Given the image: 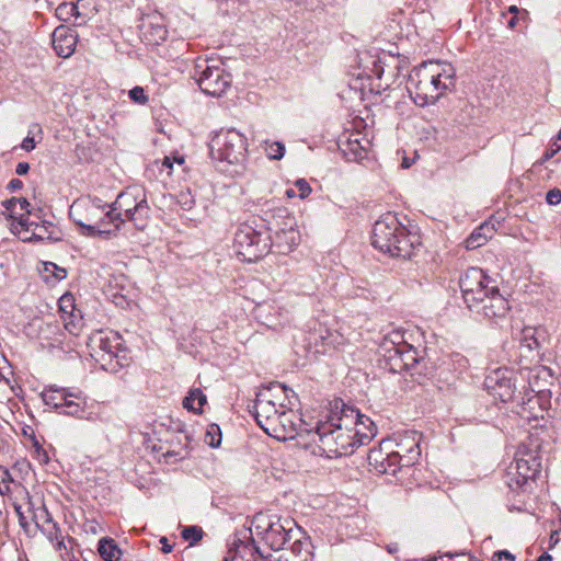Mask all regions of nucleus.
Here are the masks:
<instances>
[{
  "instance_id": "obj_1",
  "label": "nucleus",
  "mask_w": 561,
  "mask_h": 561,
  "mask_svg": "<svg viewBox=\"0 0 561 561\" xmlns=\"http://www.w3.org/2000/svg\"><path fill=\"white\" fill-rule=\"evenodd\" d=\"M374 435L375 428L369 417L357 410L345 408L318 424L314 431H308V444L313 454L333 458L354 453L355 448L369 442Z\"/></svg>"
},
{
  "instance_id": "obj_2",
  "label": "nucleus",
  "mask_w": 561,
  "mask_h": 561,
  "mask_svg": "<svg viewBox=\"0 0 561 561\" xmlns=\"http://www.w3.org/2000/svg\"><path fill=\"white\" fill-rule=\"evenodd\" d=\"M455 75V68L449 62H423L412 70L408 89L417 105L433 104L454 88Z\"/></svg>"
},
{
  "instance_id": "obj_3",
  "label": "nucleus",
  "mask_w": 561,
  "mask_h": 561,
  "mask_svg": "<svg viewBox=\"0 0 561 561\" xmlns=\"http://www.w3.org/2000/svg\"><path fill=\"white\" fill-rule=\"evenodd\" d=\"M70 217L83 236L92 238L115 236L125 221L114 213L111 204L90 197L75 201L70 206Z\"/></svg>"
},
{
  "instance_id": "obj_4",
  "label": "nucleus",
  "mask_w": 561,
  "mask_h": 561,
  "mask_svg": "<svg viewBox=\"0 0 561 561\" xmlns=\"http://www.w3.org/2000/svg\"><path fill=\"white\" fill-rule=\"evenodd\" d=\"M373 245L393 257H411L414 248L420 244L419 237L412 234L399 221L396 215L387 213L374 225Z\"/></svg>"
},
{
  "instance_id": "obj_5",
  "label": "nucleus",
  "mask_w": 561,
  "mask_h": 561,
  "mask_svg": "<svg viewBox=\"0 0 561 561\" xmlns=\"http://www.w3.org/2000/svg\"><path fill=\"white\" fill-rule=\"evenodd\" d=\"M289 393L293 391L284 385L273 383L257 394L254 405L255 419L264 432L280 416V411L290 404Z\"/></svg>"
},
{
  "instance_id": "obj_6",
  "label": "nucleus",
  "mask_w": 561,
  "mask_h": 561,
  "mask_svg": "<svg viewBox=\"0 0 561 561\" xmlns=\"http://www.w3.org/2000/svg\"><path fill=\"white\" fill-rule=\"evenodd\" d=\"M294 520L282 519L276 515L257 513L254 515L250 531L264 541L272 550H280L290 538Z\"/></svg>"
},
{
  "instance_id": "obj_7",
  "label": "nucleus",
  "mask_w": 561,
  "mask_h": 561,
  "mask_svg": "<svg viewBox=\"0 0 561 561\" xmlns=\"http://www.w3.org/2000/svg\"><path fill=\"white\" fill-rule=\"evenodd\" d=\"M233 248L238 256L247 262H254L268 253L270 237L253 226L240 224L234 233Z\"/></svg>"
},
{
  "instance_id": "obj_8",
  "label": "nucleus",
  "mask_w": 561,
  "mask_h": 561,
  "mask_svg": "<svg viewBox=\"0 0 561 561\" xmlns=\"http://www.w3.org/2000/svg\"><path fill=\"white\" fill-rule=\"evenodd\" d=\"M88 347L90 355L103 369L115 370L114 359L118 365H123L119 359L124 350L122 348V336L118 333L112 331L93 332L89 337ZM122 358H125V355H122Z\"/></svg>"
},
{
  "instance_id": "obj_9",
  "label": "nucleus",
  "mask_w": 561,
  "mask_h": 561,
  "mask_svg": "<svg viewBox=\"0 0 561 561\" xmlns=\"http://www.w3.org/2000/svg\"><path fill=\"white\" fill-rule=\"evenodd\" d=\"M111 206L114 213L119 214V218L124 215L126 219L134 221L137 228L144 229L147 225L149 206L142 188L136 186L127 188Z\"/></svg>"
},
{
  "instance_id": "obj_10",
  "label": "nucleus",
  "mask_w": 561,
  "mask_h": 561,
  "mask_svg": "<svg viewBox=\"0 0 561 561\" xmlns=\"http://www.w3.org/2000/svg\"><path fill=\"white\" fill-rule=\"evenodd\" d=\"M210 150L221 161L241 163L248 152L247 138L236 129L224 130L211 139Z\"/></svg>"
},
{
  "instance_id": "obj_11",
  "label": "nucleus",
  "mask_w": 561,
  "mask_h": 561,
  "mask_svg": "<svg viewBox=\"0 0 561 561\" xmlns=\"http://www.w3.org/2000/svg\"><path fill=\"white\" fill-rule=\"evenodd\" d=\"M459 285L470 309L485 301L486 294L495 286L494 282L478 267L469 268L460 278Z\"/></svg>"
},
{
  "instance_id": "obj_12",
  "label": "nucleus",
  "mask_w": 561,
  "mask_h": 561,
  "mask_svg": "<svg viewBox=\"0 0 561 561\" xmlns=\"http://www.w3.org/2000/svg\"><path fill=\"white\" fill-rule=\"evenodd\" d=\"M392 439H383L378 447L371 448L368 453V463L371 470L378 473H396L402 460L401 449Z\"/></svg>"
},
{
  "instance_id": "obj_13",
  "label": "nucleus",
  "mask_w": 561,
  "mask_h": 561,
  "mask_svg": "<svg viewBox=\"0 0 561 561\" xmlns=\"http://www.w3.org/2000/svg\"><path fill=\"white\" fill-rule=\"evenodd\" d=\"M195 76L202 91L209 95H221L230 84V76L222 68L208 65L206 60L196 65Z\"/></svg>"
},
{
  "instance_id": "obj_14",
  "label": "nucleus",
  "mask_w": 561,
  "mask_h": 561,
  "mask_svg": "<svg viewBox=\"0 0 561 561\" xmlns=\"http://www.w3.org/2000/svg\"><path fill=\"white\" fill-rule=\"evenodd\" d=\"M514 375L508 368L494 369L485 377V388L492 397L507 402L513 399L516 390Z\"/></svg>"
},
{
  "instance_id": "obj_15",
  "label": "nucleus",
  "mask_w": 561,
  "mask_h": 561,
  "mask_svg": "<svg viewBox=\"0 0 561 561\" xmlns=\"http://www.w3.org/2000/svg\"><path fill=\"white\" fill-rule=\"evenodd\" d=\"M541 462L535 453L518 455L514 466L510 469L511 476H516V486H523L529 480H534L540 472Z\"/></svg>"
},
{
  "instance_id": "obj_16",
  "label": "nucleus",
  "mask_w": 561,
  "mask_h": 561,
  "mask_svg": "<svg viewBox=\"0 0 561 561\" xmlns=\"http://www.w3.org/2000/svg\"><path fill=\"white\" fill-rule=\"evenodd\" d=\"M298 422V416L290 408L283 409L280 416L270 425L265 433L278 440H287L294 438L297 434Z\"/></svg>"
},
{
  "instance_id": "obj_17",
  "label": "nucleus",
  "mask_w": 561,
  "mask_h": 561,
  "mask_svg": "<svg viewBox=\"0 0 561 561\" xmlns=\"http://www.w3.org/2000/svg\"><path fill=\"white\" fill-rule=\"evenodd\" d=\"M300 242V233L294 219L285 222V227L275 231L270 238L271 247H274L279 253L293 251Z\"/></svg>"
},
{
  "instance_id": "obj_18",
  "label": "nucleus",
  "mask_w": 561,
  "mask_h": 561,
  "mask_svg": "<svg viewBox=\"0 0 561 561\" xmlns=\"http://www.w3.org/2000/svg\"><path fill=\"white\" fill-rule=\"evenodd\" d=\"M5 215L9 221L10 230L14 234V230H18L15 226L21 228L26 227L30 222V203L26 198H11L5 202Z\"/></svg>"
},
{
  "instance_id": "obj_19",
  "label": "nucleus",
  "mask_w": 561,
  "mask_h": 561,
  "mask_svg": "<svg viewBox=\"0 0 561 561\" xmlns=\"http://www.w3.org/2000/svg\"><path fill=\"white\" fill-rule=\"evenodd\" d=\"M78 34L68 26L60 25L53 33V46L59 57H70L77 46Z\"/></svg>"
},
{
  "instance_id": "obj_20",
  "label": "nucleus",
  "mask_w": 561,
  "mask_h": 561,
  "mask_svg": "<svg viewBox=\"0 0 561 561\" xmlns=\"http://www.w3.org/2000/svg\"><path fill=\"white\" fill-rule=\"evenodd\" d=\"M473 309L486 318H502L508 312L510 306L503 295L500 294L497 287L494 286L486 294L485 301L481 302L479 307H473Z\"/></svg>"
},
{
  "instance_id": "obj_21",
  "label": "nucleus",
  "mask_w": 561,
  "mask_h": 561,
  "mask_svg": "<svg viewBox=\"0 0 561 561\" xmlns=\"http://www.w3.org/2000/svg\"><path fill=\"white\" fill-rule=\"evenodd\" d=\"M75 309V299L72 295L66 294L60 297L59 310L62 313L64 327L69 333L78 335L81 329V318L73 313Z\"/></svg>"
},
{
  "instance_id": "obj_22",
  "label": "nucleus",
  "mask_w": 561,
  "mask_h": 561,
  "mask_svg": "<svg viewBox=\"0 0 561 561\" xmlns=\"http://www.w3.org/2000/svg\"><path fill=\"white\" fill-rule=\"evenodd\" d=\"M547 398L543 393L538 392L530 397L522 407V414L527 419H543L547 411Z\"/></svg>"
},
{
  "instance_id": "obj_23",
  "label": "nucleus",
  "mask_w": 561,
  "mask_h": 561,
  "mask_svg": "<svg viewBox=\"0 0 561 561\" xmlns=\"http://www.w3.org/2000/svg\"><path fill=\"white\" fill-rule=\"evenodd\" d=\"M87 400L79 392L67 391L66 400L60 407L62 413L72 416H82L85 409Z\"/></svg>"
},
{
  "instance_id": "obj_24",
  "label": "nucleus",
  "mask_w": 561,
  "mask_h": 561,
  "mask_svg": "<svg viewBox=\"0 0 561 561\" xmlns=\"http://www.w3.org/2000/svg\"><path fill=\"white\" fill-rule=\"evenodd\" d=\"M14 234L24 242L37 241L46 239V228L38 222L30 221L26 227L21 228L15 226Z\"/></svg>"
},
{
  "instance_id": "obj_25",
  "label": "nucleus",
  "mask_w": 561,
  "mask_h": 561,
  "mask_svg": "<svg viewBox=\"0 0 561 561\" xmlns=\"http://www.w3.org/2000/svg\"><path fill=\"white\" fill-rule=\"evenodd\" d=\"M39 273L43 279L49 285H54L67 277V270L53 262H44L39 268Z\"/></svg>"
},
{
  "instance_id": "obj_26",
  "label": "nucleus",
  "mask_w": 561,
  "mask_h": 561,
  "mask_svg": "<svg viewBox=\"0 0 561 561\" xmlns=\"http://www.w3.org/2000/svg\"><path fill=\"white\" fill-rule=\"evenodd\" d=\"M206 402L207 398L201 389H192L183 399V408L194 413H202Z\"/></svg>"
},
{
  "instance_id": "obj_27",
  "label": "nucleus",
  "mask_w": 561,
  "mask_h": 561,
  "mask_svg": "<svg viewBox=\"0 0 561 561\" xmlns=\"http://www.w3.org/2000/svg\"><path fill=\"white\" fill-rule=\"evenodd\" d=\"M99 553L104 561H118L122 552L113 539L102 538L99 542Z\"/></svg>"
},
{
  "instance_id": "obj_28",
  "label": "nucleus",
  "mask_w": 561,
  "mask_h": 561,
  "mask_svg": "<svg viewBox=\"0 0 561 561\" xmlns=\"http://www.w3.org/2000/svg\"><path fill=\"white\" fill-rule=\"evenodd\" d=\"M67 389L49 388L43 391L42 397L47 405H51L55 409H60L66 400Z\"/></svg>"
},
{
  "instance_id": "obj_29",
  "label": "nucleus",
  "mask_w": 561,
  "mask_h": 561,
  "mask_svg": "<svg viewBox=\"0 0 561 561\" xmlns=\"http://www.w3.org/2000/svg\"><path fill=\"white\" fill-rule=\"evenodd\" d=\"M486 230H490V227L486 225H483L474 230L466 240V248L472 250L483 245L488 240V236L485 234Z\"/></svg>"
},
{
  "instance_id": "obj_30",
  "label": "nucleus",
  "mask_w": 561,
  "mask_h": 561,
  "mask_svg": "<svg viewBox=\"0 0 561 561\" xmlns=\"http://www.w3.org/2000/svg\"><path fill=\"white\" fill-rule=\"evenodd\" d=\"M56 15L59 20L68 21L72 16H79L78 5L69 2L61 3L56 9Z\"/></svg>"
},
{
  "instance_id": "obj_31",
  "label": "nucleus",
  "mask_w": 561,
  "mask_h": 561,
  "mask_svg": "<svg viewBox=\"0 0 561 561\" xmlns=\"http://www.w3.org/2000/svg\"><path fill=\"white\" fill-rule=\"evenodd\" d=\"M265 152L270 159L279 160L285 153V146L282 142L266 144Z\"/></svg>"
},
{
  "instance_id": "obj_32",
  "label": "nucleus",
  "mask_w": 561,
  "mask_h": 561,
  "mask_svg": "<svg viewBox=\"0 0 561 561\" xmlns=\"http://www.w3.org/2000/svg\"><path fill=\"white\" fill-rule=\"evenodd\" d=\"M13 482L9 470L0 466V494L8 495L11 491L10 484Z\"/></svg>"
},
{
  "instance_id": "obj_33",
  "label": "nucleus",
  "mask_w": 561,
  "mask_h": 561,
  "mask_svg": "<svg viewBox=\"0 0 561 561\" xmlns=\"http://www.w3.org/2000/svg\"><path fill=\"white\" fill-rule=\"evenodd\" d=\"M220 440H221V435H220L219 426L216 424L209 425L207 433H206L205 442L211 447H217V446H219Z\"/></svg>"
},
{
  "instance_id": "obj_34",
  "label": "nucleus",
  "mask_w": 561,
  "mask_h": 561,
  "mask_svg": "<svg viewBox=\"0 0 561 561\" xmlns=\"http://www.w3.org/2000/svg\"><path fill=\"white\" fill-rule=\"evenodd\" d=\"M182 537L191 543L197 542L203 537V530L197 526H188L182 530Z\"/></svg>"
},
{
  "instance_id": "obj_35",
  "label": "nucleus",
  "mask_w": 561,
  "mask_h": 561,
  "mask_svg": "<svg viewBox=\"0 0 561 561\" xmlns=\"http://www.w3.org/2000/svg\"><path fill=\"white\" fill-rule=\"evenodd\" d=\"M31 454L41 465L46 463L49 459L47 451L42 447L37 440H33Z\"/></svg>"
},
{
  "instance_id": "obj_36",
  "label": "nucleus",
  "mask_w": 561,
  "mask_h": 561,
  "mask_svg": "<svg viewBox=\"0 0 561 561\" xmlns=\"http://www.w3.org/2000/svg\"><path fill=\"white\" fill-rule=\"evenodd\" d=\"M294 187L296 188L298 196L304 199L308 197L311 193V187L309 183L305 179H299L294 183Z\"/></svg>"
},
{
  "instance_id": "obj_37",
  "label": "nucleus",
  "mask_w": 561,
  "mask_h": 561,
  "mask_svg": "<svg viewBox=\"0 0 561 561\" xmlns=\"http://www.w3.org/2000/svg\"><path fill=\"white\" fill-rule=\"evenodd\" d=\"M129 98L131 101L138 104H146L148 102V96L145 93V90L141 87H135L129 91Z\"/></svg>"
},
{
  "instance_id": "obj_38",
  "label": "nucleus",
  "mask_w": 561,
  "mask_h": 561,
  "mask_svg": "<svg viewBox=\"0 0 561 561\" xmlns=\"http://www.w3.org/2000/svg\"><path fill=\"white\" fill-rule=\"evenodd\" d=\"M159 168L160 172H165L167 176H171L173 173V161L169 157H164L161 161H156L153 163Z\"/></svg>"
},
{
  "instance_id": "obj_39",
  "label": "nucleus",
  "mask_w": 561,
  "mask_h": 561,
  "mask_svg": "<svg viewBox=\"0 0 561 561\" xmlns=\"http://www.w3.org/2000/svg\"><path fill=\"white\" fill-rule=\"evenodd\" d=\"M561 150V130L559 131L557 138L552 141L550 149L546 151L543 154V161L552 158L557 152Z\"/></svg>"
},
{
  "instance_id": "obj_40",
  "label": "nucleus",
  "mask_w": 561,
  "mask_h": 561,
  "mask_svg": "<svg viewBox=\"0 0 561 561\" xmlns=\"http://www.w3.org/2000/svg\"><path fill=\"white\" fill-rule=\"evenodd\" d=\"M321 339L323 341V350H317L318 353H325L329 351V348H333L335 346V341L337 339V335L331 332H327V335H321Z\"/></svg>"
},
{
  "instance_id": "obj_41",
  "label": "nucleus",
  "mask_w": 561,
  "mask_h": 561,
  "mask_svg": "<svg viewBox=\"0 0 561 561\" xmlns=\"http://www.w3.org/2000/svg\"><path fill=\"white\" fill-rule=\"evenodd\" d=\"M546 201L550 205H558L561 203V191L559 188L550 190L547 193Z\"/></svg>"
},
{
  "instance_id": "obj_42",
  "label": "nucleus",
  "mask_w": 561,
  "mask_h": 561,
  "mask_svg": "<svg viewBox=\"0 0 561 561\" xmlns=\"http://www.w3.org/2000/svg\"><path fill=\"white\" fill-rule=\"evenodd\" d=\"M13 507H14V511L16 513L20 526L27 533L30 524H28L24 513L22 512L21 505L14 504Z\"/></svg>"
},
{
  "instance_id": "obj_43",
  "label": "nucleus",
  "mask_w": 561,
  "mask_h": 561,
  "mask_svg": "<svg viewBox=\"0 0 561 561\" xmlns=\"http://www.w3.org/2000/svg\"><path fill=\"white\" fill-rule=\"evenodd\" d=\"M492 559L493 561H515V557L507 550L494 552Z\"/></svg>"
},
{
  "instance_id": "obj_44",
  "label": "nucleus",
  "mask_w": 561,
  "mask_h": 561,
  "mask_svg": "<svg viewBox=\"0 0 561 561\" xmlns=\"http://www.w3.org/2000/svg\"><path fill=\"white\" fill-rule=\"evenodd\" d=\"M21 147L26 150V151H31L35 148V140L33 137H30L27 136L26 138H24V140L22 141V145Z\"/></svg>"
},
{
  "instance_id": "obj_45",
  "label": "nucleus",
  "mask_w": 561,
  "mask_h": 561,
  "mask_svg": "<svg viewBox=\"0 0 561 561\" xmlns=\"http://www.w3.org/2000/svg\"><path fill=\"white\" fill-rule=\"evenodd\" d=\"M13 468L27 473L30 470V462L25 459H22V460L16 461Z\"/></svg>"
},
{
  "instance_id": "obj_46",
  "label": "nucleus",
  "mask_w": 561,
  "mask_h": 561,
  "mask_svg": "<svg viewBox=\"0 0 561 561\" xmlns=\"http://www.w3.org/2000/svg\"><path fill=\"white\" fill-rule=\"evenodd\" d=\"M28 169H30L28 163H26V162H20V163H18V165H16V170H15V171H16V173H18L19 175H23V174H26V173H27Z\"/></svg>"
},
{
  "instance_id": "obj_47",
  "label": "nucleus",
  "mask_w": 561,
  "mask_h": 561,
  "mask_svg": "<svg viewBox=\"0 0 561 561\" xmlns=\"http://www.w3.org/2000/svg\"><path fill=\"white\" fill-rule=\"evenodd\" d=\"M160 542H161V545H162V548H161V549H162V551H163L164 553H169V552H171V551H172V546L168 542V539H167L165 537H162V538L160 539Z\"/></svg>"
},
{
  "instance_id": "obj_48",
  "label": "nucleus",
  "mask_w": 561,
  "mask_h": 561,
  "mask_svg": "<svg viewBox=\"0 0 561 561\" xmlns=\"http://www.w3.org/2000/svg\"><path fill=\"white\" fill-rule=\"evenodd\" d=\"M9 187L12 188V190L21 188L22 187V182L20 180H18V179H14V180H12L9 183Z\"/></svg>"
},
{
  "instance_id": "obj_49",
  "label": "nucleus",
  "mask_w": 561,
  "mask_h": 561,
  "mask_svg": "<svg viewBox=\"0 0 561 561\" xmlns=\"http://www.w3.org/2000/svg\"><path fill=\"white\" fill-rule=\"evenodd\" d=\"M285 195H286L288 198H293V197L298 196V193H297V191H296V188H295V187H290V188L286 190Z\"/></svg>"
},
{
  "instance_id": "obj_50",
  "label": "nucleus",
  "mask_w": 561,
  "mask_h": 561,
  "mask_svg": "<svg viewBox=\"0 0 561 561\" xmlns=\"http://www.w3.org/2000/svg\"><path fill=\"white\" fill-rule=\"evenodd\" d=\"M408 451L410 454H414V455H420V449H419V446L417 444H414L413 446H411Z\"/></svg>"
},
{
  "instance_id": "obj_51",
  "label": "nucleus",
  "mask_w": 561,
  "mask_h": 561,
  "mask_svg": "<svg viewBox=\"0 0 561 561\" xmlns=\"http://www.w3.org/2000/svg\"><path fill=\"white\" fill-rule=\"evenodd\" d=\"M538 561H552V557L548 553H542L539 558H538Z\"/></svg>"
},
{
  "instance_id": "obj_52",
  "label": "nucleus",
  "mask_w": 561,
  "mask_h": 561,
  "mask_svg": "<svg viewBox=\"0 0 561 561\" xmlns=\"http://www.w3.org/2000/svg\"><path fill=\"white\" fill-rule=\"evenodd\" d=\"M224 561H242V557L239 556V552H236L231 560H229L228 558H226Z\"/></svg>"
},
{
  "instance_id": "obj_53",
  "label": "nucleus",
  "mask_w": 561,
  "mask_h": 561,
  "mask_svg": "<svg viewBox=\"0 0 561 561\" xmlns=\"http://www.w3.org/2000/svg\"><path fill=\"white\" fill-rule=\"evenodd\" d=\"M158 33L160 34V38L163 39L164 38V35H165V31L163 28H158Z\"/></svg>"
},
{
  "instance_id": "obj_54",
  "label": "nucleus",
  "mask_w": 561,
  "mask_h": 561,
  "mask_svg": "<svg viewBox=\"0 0 561 561\" xmlns=\"http://www.w3.org/2000/svg\"><path fill=\"white\" fill-rule=\"evenodd\" d=\"M518 11V8L516 5H512L508 8V12L516 13Z\"/></svg>"
},
{
  "instance_id": "obj_55",
  "label": "nucleus",
  "mask_w": 561,
  "mask_h": 561,
  "mask_svg": "<svg viewBox=\"0 0 561 561\" xmlns=\"http://www.w3.org/2000/svg\"><path fill=\"white\" fill-rule=\"evenodd\" d=\"M410 165H411V163L408 161V159L404 158L403 161H402V167L403 168H409Z\"/></svg>"
},
{
  "instance_id": "obj_56",
  "label": "nucleus",
  "mask_w": 561,
  "mask_h": 561,
  "mask_svg": "<svg viewBox=\"0 0 561 561\" xmlns=\"http://www.w3.org/2000/svg\"><path fill=\"white\" fill-rule=\"evenodd\" d=\"M397 550H398V548H397V547L389 548V552H390V553H394Z\"/></svg>"
},
{
  "instance_id": "obj_57",
  "label": "nucleus",
  "mask_w": 561,
  "mask_h": 561,
  "mask_svg": "<svg viewBox=\"0 0 561 561\" xmlns=\"http://www.w3.org/2000/svg\"><path fill=\"white\" fill-rule=\"evenodd\" d=\"M57 546H58V549H60V548L64 546V541H62V540H59V541L57 542Z\"/></svg>"
},
{
  "instance_id": "obj_58",
  "label": "nucleus",
  "mask_w": 561,
  "mask_h": 561,
  "mask_svg": "<svg viewBox=\"0 0 561 561\" xmlns=\"http://www.w3.org/2000/svg\"><path fill=\"white\" fill-rule=\"evenodd\" d=\"M175 161H176L180 165H181V164H183V162H184L183 158L176 159Z\"/></svg>"
},
{
  "instance_id": "obj_59",
  "label": "nucleus",
  "mask_w": 561,
  "mask_h": 561,
  "mask_svg": "<svg viewBox=\"0 0 561 561\" xmlns=\"http://www.w3.org/2000/svg\"><path fill=\"white\" fill-rule=\"evenodd\" d=\"M514 24H515V21H514V19H512V20L510 21V26H511V27H513V26H514Z\"/></svg>"
},
{
  "instance_id": "obj_60",
  "label": "nucleus",
  "mask_w": 561,
  "mask_h": 561,
  "mask_svg": "<svg viewBox=\"0 0 561 561\" xmlns=\"http://www.w3.org/2000/svg\"><path fill=\"white\" fill-rule=\"evenodd\" d=\"M4 379V376L2 375V373L0 371V382Z\"/></svg>"
}]
</instances>
